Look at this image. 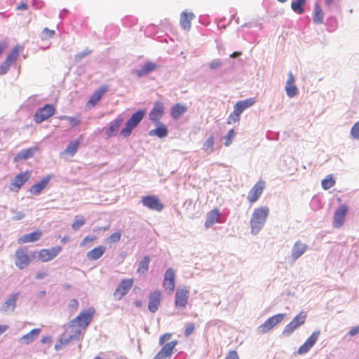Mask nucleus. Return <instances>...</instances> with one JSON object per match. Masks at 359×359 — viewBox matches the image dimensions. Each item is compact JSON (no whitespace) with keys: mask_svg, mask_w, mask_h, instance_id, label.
<instances>
[{"mask_svg":"<svg viewBox=\"0 0 359 359\" xmlns=\"http://www.w3.org/2000/svg\"><path fill=\"white\" fill-rule=\"evenodd\" d=\"M269 213L268 207L255 208L250 219L251 231L252 233H258L264 226Z\"/></svg>","mask_w":359,"mask_h":359,"instance_id":"obj_1","label":"nucleus"},{"mask_svg":"<svg viewBox=\"0 0 359 359\" xmlns=\"http://www.w3.org/2000/svg\"><path fill=\"white\" fill-rule=\"evenodd\" d=\"M95 311L93 309H88L81 311L74 319L69 323V328L74 330L76 325L79 328L86 329L93 320Z\"/></svg>","mask_w":359,"mask_h":359,"instance_id":"obj_2","label":"nucleus"},{"mask_svg":"<svg viewBox=\"0 0 359 359\" xmlns=\"http://www.w3.org/2000/svg\"><path fill=\"white\" fill-rule=\"evenodd\" d=\"M146 114L145 110H138L135 112L132 116L127 121L125 126L121 129L120 135L123 137H129L133 130L136 128L143 119Z\"/></svg>","mask_w":359,"mask_h":359,"instance_id":"obj_3","label":"nucleus"},{"mask_svg":"<svg viewBox=\"0 0 359 359\" xmlns=\"http://www.w3.org/2000/svg\"><path fill=\"white\" fill-rule=\"evenodd\" d=\"M306 313L305 311L299 312L292 320L288 323L283 331V334L285 336L290 335L294 330L299 328L301 325H304L306 319Z\"/></svg>","mask_w":359,"mask_h":359,"instance_id":"obj_4","label":"nucleus"},{"mask_svg":"<svg viewBox=\"0 0 359 359\" xmlns=\"http://www.w3.org/2000/svg\"><path fill=\"white\" fill-rule=\"evenodd\" d=\"M134 285L133 278L123 279L117 285L114 292V297L116 300L122 299L130 291Z\"/></svg>","mask_w":359,"mask_h":359,"instance_id":"obj_5","label":"nucleus"},{"mask_svg":"<svg viewBox=\"0 0 359 359\" xmlns=\"http://www.w3.org/2000/svg\"><path fill=\"white\" fill-rule=\"evenodd\" d=\"M285 316V314L283 313H279L271 316L267 319L262 325L258 327V333L262 334L268 332L276 325L281 323L283 320Z\"/></svg>","mask_w":359,"mask_h":359,"instance_id":"obj_6","label":"nucleus"},{"mask_svg":"<svg viewBox=\"0 0 359 359\" xmlns=\"http://www.w3.org/2000/svg\"><path fill=\"white\" fill-rule=\"evenodd\" d=\"M31 262V257L26 248L18 249L15 252V264L20 269L27 267Z\"/></svg>","mask_w":359,"mask_h":359,"instance_id":"obj_7","label":"nucleus"},{"mask_svg":"<svg viewBox=\"0 0 359 359\" xmlns=\"http://www.w3.org/2000/svg\"><path fill=\"white\" fill-rule=\"evenodd\" d=\"M55 113V108L49 104L39 108L34 116V120L36 123H41L45 121Z\"/></svg>","mask_w":359,"mask_h":359,"instance_id":"obj_8","label":"nucleus"},{"mask_svg":"<svg viewBox=\"0 0 359 359\" xmlns=\"http://www.w3.org/2000/svg\"><path fill=\"white\" fill-rule=\"evenodd\" d=\"M32 172L30 171H25L20 172L15 176L9 185V189L11 191L18 192L20 188L30 179Z\"/></svg>","mask_w":359,"mask_h":359,"instance_id":"obj_9","label":"nucleus"},{"mask_svg":"<svg viewBox=\"0 0 359 359\" xmlns=\"http://www.w3.org/2000/svg\"><path fill=\"white\" fill-rule=\"evenodd\" d=\"M266 187L264 181L259 180L249 191L247 196L248 202L251 204L258 201Z\"/></svg>","mask_w":359,"mask_h":359,"instance_id":"obj_10","label":"nucleus"},{"mask_svg":"<svg viewBox=\"0 0 359 359\" xmlns=\"http://www.w3.org/2000/svg\"><path fill=\"white\" fill-rule=\"evenodd\" d=\"M62 249L60 245L48 249H42L37 252V257L42 262H49L56 257Z\"/></svg>","mask_w":359,"mask_h":359,"instance_id":"obj_11","label":"nucleus"},{"mask_svg":"<svg viewBox=\"0 0 359 359\" xmlns=\"http://www.w3.org/2000/svg\"><path fill=\"white\" fill-rule=\"evenodd\" d=\"M348 211V207L346 205H341L336 210L333 217V226L335 228L339 229L344 225Z\"/></svg>","mask_w":359,"mask_h":359,"instance_id":"obj_12","label":"nucleus"},{"mask_svg":"<svg viewBox=\"0 0 359 359\" xmlns=\"http://www.w3.org/2000/svg\"><path fill=\"white\" fill-rule=\"evenodd\" d=\"M189 291L187 287H180L176 290L175 304L176 308H185L188 304Z\"/></svg>","mask_w":359,"mask_h":359,"instance_id":"obj_13","label":"nucleus"},{"mask_svg":"<svg viewBox=\"0 0 359 359\" xmlns=\"http://www.w3.org/2000/svg\"><path fill=\"white\" fill-rule=\"evenodd\" d=\"M142 203L144 206L148 208L149 209L158 212L161 211L164 208L163 204L156 196H144L142 198Z\"/></svg>","mask_w":359,"mask_h":359,"instance_id":"obj_14","label":"nucleus"},{"mask_svg":"<svg viewBox=\"0 0 359 359\" xmlns=\"http://www.w3.org/2000/svg\"><path fill=\"white\" fill-rule=\"evenodd\" d=\"M164 104L161 101L155 102L152 109L149 114V120L154 123H159L160 120L164 115Z\"/></svg>","mask_w":359,"mask_h":359,"instance_id":"obj_15","label":"nucleus"},{"mask_svg":"<svg viewBox=\"0 0 359 359\" xmlns=\"http://www.w3.org/2000/svg\"><path fill=\"white\" fill-rule=\"evenodd\" d=\"M161 292L156 290L149 295L148 309L151 313H155L158 309L161 302Z\"/></svg>","mask_w":359,"mask_h":359,"instance_id":"obj_16","label":"nucleus"},{"mask_svg":"<svg viewBox=\"0 0 359 359\" xmlns=\"http://www.w3.org/2000/svg\"><path fill=\"white\" fill-rule=\"evenodd\" d=\"M163 286L165 290L172 292L175 287V273L172 269H168L164 274Z\"/></svg>","mask_w":359,"mask_h":359,"instance_id":"obj_17","label":"nucleus"},{"mask_svg":"<svg viewBox=\"0 0 359 359\" xmlns=\"http://www.w3.org/2000/svg\"><path fill=\"white\" fill-rule=\"evenodd\" d=\"M177 344V341L176 340L164 344L153 359H167L170 358Z\"/></svg>","mask_w":359,"mask_h":359,"instance_id":"obj_18","label":"nucleus"},{"mask_svg":"<svg viewBox=\"0 0 359 359\" xmlns=\"http://www.w3.org/2000/svg\"><path fill=\"white\" fill-rule=\"evenodd\" d=\"M320 335L319 331H316L306 339V341L299 348L297 353L299 355L306 353L315 345Z\"/></svg>","mask_w":359,"mask_h":359,"instance_id":"obj_19","label":"nucleus"},{"mask_svg":"<svg viewBox=\"0 0 359 359\" xmlns=\"http://www.w3.org/2000/svg\"><path fill=\"white\" fill-rule=\"evenodd\" d=\"M39 151V147L38 146H34L26 149H23L15 155L13 160L15 162L27 160L28 158H32Z\"/></svg>","mask_w":359,"mask_h":359,"instance_id":"obj_20","label":"nucleus"},{"mask_svg":"<svg viewBox=\"0 0 359 359\" xmlns=\"http://www.w3.org/2000/svg\"><path fill=\"white\" fill-rule=\"evenodd\" d=\"M72 334H71L68 337H65L64 335L58 340V341L55 345V348L56 350H57V351L61 350L65 346H67L68 344H69L73 339L77 338L81 333V330L76 328L74 330H72Z\"/></svg>","mask_w":359,"mask_h":359,"instance_id":"obj_21","label":"nucleus"},{"mask_svg":"<svg viewBox=\"0 0 359 359\" xmlns=\"http://www.w3.org/2000/svg\"><path fill=\"white\" fill-rule=\"evenodd\" d=\"M295 79L293 76L292 73L290 72L288 73V79L286 82L285 85V92L287 95L289 97H295L298 93V89L296 86L295 83Z\"/></svg>","mask_w":359,"mask_h":359,"instance_id":"obj_22","label":"nucleus"},{"mask_svg":"<svg viewBox=\"0 0 359 359\" xmlns=\"http://www.w3.org/2000/svg\"><path fill=\"white\" fill-rule=\"evenodd\" d=\"M18 297V294L10 295L1 306L0 311L2 313H8L14 311Z\"/></svg>","mask_w":359,"mask_h":359,"instance_id":"obj_23","label":"nucleus"},{"mask_svg":"<svg viewBox=\"0 0 359 359\" xmlns=\"http://www.w3.org/2000/svg\"><path fill=\"white\" fill-rule=\"evenodd\" d=\"M221 213L218 208H215L210 210L207 215V219L205 222V226L210 228L215 223L222 222L220 221Z\"/></svg>","mask_w":359,"mask_h":359,"instance_id":"obj_24","label":"nucleus"},{"mask_svg":"<svg viewBox=\"0 0 359 359\" xmlns=\"http://www.w3.org/2000/svg\"><path fill=\"white\" fill-rule=\"evenodd\" d=\"M50 175L43 177L39 182L32 185L29 189V192L34 195H39L48 186Z\"/></svg>","mask_w":359,"mask_h":359,"instance_id":"obj_25","label":"nucleus"},{"mask_svg":"<svg viewBox=\"0 0 359 359\" xmlns=\"http://www.w3.org/2000/svg\"><path fill=\"white\" fill-rule=\"evenodd\" d=\"M42 236V231L37 230L28 234H25L18 239L19 244H24L27 243L35 242L41 238Z\"/></svg>","mask_w":359,"mask_h":359,"instance_id":"obj_26","label":"nucleus"},{"mask_svg":"<svg viewBox=\"0 0 359 359\" xmlns=\"http://www.w3.org/2000/svg\"><path fill=\"white\" fill-rule=\"evenodd\" d=\"M123 120L121 117H117L110 123L109 128L105 131V134L107 137L115 136L117 134L121 124L123 123Z\"/></svg>","mask_w":359,"mask_h":359,"instance_id":"obj_27","label":"nucleus"},{"mask_svg":"<svg viewBox=\"0 0 359 359\" xmlns=\"http://www.w3.org/2000/svg\"><path fill=\"white\" fill-rule=\"evenodd\" d=\"M108 89L107 86H101L98 90H95L90 97L88 104L92 107H95L101 100Z\"/></svg>","mask_w":359,"mask_h":359,"instance_id":"obj_28","label":"nucleus"},{"mask_svg":"<svg viewBox=\"0 0 359 359\" xmlns=\"http://www.w3.org/2000/svg\"><path fill=\"white\" fill-rule=\"evenodd\" d=\"M194 15L192 13L183 11L180 15V25L185 30H189L191 26V20L194 19Z\"/></svg>","mask_w":359,"mask_h":359,"instance_id":"obj_29","label":"nucleus"},{"mask_svg":"<svg viewBox=\"0 0 359 359\" xmlns=\"http://www.w3.org/2000/svg\"><path fill=\"white\" fill-rule=\"evenodd\" d=\"M41 332L40 328L32 330L29 333L23 335L20 338L19 341L23 344H29L38 337Z\"/></svg>","mask_w":359,"mask_h":359,"instance_id":"obj_30","label":"nucleus"},{"mask_svg":"<svg viewBox=\"0 0 359 359\" xmlns=\"http://www.w3.org/2000/svg\"><path fill=\"white\" fill-rule=\"evenodd\" d=\"M255 102L254 98H248L245 100H241L238 102L235 106L233 109L241 115V114L247 108L252 106Z\"/></svg>","mask_w":359,"mask_h":359,"instance_id":"obj_31","label":"nucleus"},{"mask_svg":"<svg viewBox=\"0 0 359 359\" xmlns=\"http://www.w3.org/2000/svg\"><path fill=\"white\" fill-rule=\"evenodd\" d=\"M104 252L105 247L103 245H99L88 252L86 257L90 260H97L104 255Z\"/></svg>","mask_w":359,"mask_h":359,"instance_id":"obj_32","label":"nucleus"},{"mask_svg":"<svg viewBox=\"0 0 359 359\" xmlns=\"http://www.w3.org/2000/svg\"><path fill=\"white\" fill-rule=\"evenodd\" d=\"M187 110L186 106L177 103L170 109V115L174 119H177L182 116Z\"/></svg>","mask_w":359,"mask_h":359,"instance_id":"obj_33","label":"nucleus"},{"mask_svg":"<svg viewBox=\"0 0 359 359\" xmlns=\"http://www.w3.org/2000/svg\"><path fill=\"white\" fill-rule=\"evenodd\" d=\"M307 247L305 244L301 243L300 241H297L294 243L292 252V256L294 259H297L300 256H302L304 252L306 251Z\"/></svg>","mask_w":359,"mask_h":359,"instance_id":"obj_34","label":"nucleus"},{"mask_svg":"<svg viewBox=\"0 0 359 359\" xmlns=\"http://www.w3.org/2000/svg\"><path fill=\"white\" fill-rule=\"evenodd\" d=\"M168 131L167 127L160 123L155 129L149 131V135L150 136H157L159 138L165 137L168 135Z\"/></svg>","mask_w":359,"mask_h":359,"instance_id":"obj_35","label":"nucleus"},{"mask_svg":"<svg viewBox=\"0 0 359 359\" xmlns=\"http://www.w3.org/2000/svg\"><path fill=\"white\" fill-rule=\"evenodd\" d=\"M81 142V137L77 138L76 140L72 141L67 148L65 149L64 153L67 154L71 156H73L77 151L78 148Z\"/></svg>","mask_w":359,"mask_h":359,"instance_id":"obj_36","label":"nucleus"},{"mask_svg":"<svg viewBox=\"0 0 359 359\" xmlns=\"http://www.w3.org/2000/svg\"><path fill=\"white\" fill-rule=\"evenodd\" d=\"M156 68V65L151 62H147L141 69L134 70L138 77L143 76L152 72Z\"/></svg>","mask_w":359,"mask_h":359,"instance_id":"obj_37","label":"nucleus"},{"mask_svg":"<svg viewBox=\"0 0 359 359\" xmlns=\"http://www.w3.org/2000/svg\"><path fill=\"white\" fill-rule=\"evenodd\" d=\"M313 22L316 24H321L323 22L324 13L318 3H316L314 6Z\"/></svg>","mask_w":359,"mask_h":359,"instance_id":"obj_38","label":"nucleus"},{"mask_svg":"<svg viewBox=\"0 0 359 359\" xmlns=\"http://www.w3.org/2000/svg\"><path fill=\"white\" fill-rule=\"evenodd\" d=\"M306 2V0H294L291 3V8L299 15L303 14L304 12V6Z\"/></svg>","mask_w":359,"mask_h":359,"instance_id":"obj_39","label":"nucleus"},{"mask_svg":"<svg viewBox=\"0 0 359 359\" xmlns=\"http://www.w3.org/2000/svg\"><path fill=\"white\" fill-rule=\"evenodd\" d=\"M20 50H21V47H20V46L14 47L4 61L7 62L8 64L11 65L18 57Z\"/></svg>","mask_w":359,"mask_h":359,"instance_id":"obj_40","label":"nucleus"},{"mask_svg":"<svg viewBox=\"0 0 359 359\" xmlns=\"http://www.w3.org/2000/svg\"><path fill=\"white\" fill-rule=\"evenodd\" d=\"M20 50H21V47H20V46L14 47L4 61L7 62L8 64L11 65L18 57Z\"/></svg>","mask_w":359,"mask_h":359,"instance_id":"obj_41","label":"nucleus"},{"mask_svg":"<svg viewBox=\"0 0 359 359\" xmlns=\"http://www.w3.org/2000/svg\"><path fill=\"white\" fill-rule=\"evenodd\" d=\"M150 262V258L149 256H144L139 262L137 272L139 273H145L149 269V265Z\"/></svg>","mask_w":359,"mask_h":359,"instance_id":"obj_42","label":"nucleus"},{"mask_svg":"<svg viewBox=\"0 0 359 359\" xmlns=\"http://www.w3.org/2000/svg\"><path fill=\"white\" fill-rule=\"evenodd\" d=\"M214 137L210 136L203 144V149L208 154H210L214 150Z\"/></svg>","mask_w":359,"mask_h":359,"instance_id":"obj_43","label":"nucleus"},{"mask_svg":"<svg viewBox=\"0 0 359 359\" xmlns=\"http://www.w3.org/2000/svg\"><path fill=\"white\" fill-rule=\"evenodd\" d=\"M322 187L327 190L335 184V180L332 175H327L321 182Z\"/></svg>","mask_w":359,"mask_h":359,"instance_id":"obj_44","label":"nucleus"},{"mask_svg":"<svg viewBox=\"0 0 359 359\" xmlns=\"http://www.w3.org/2000/svg\"><path fill=\"white\" fill-rule=\"evenodd\" d=\"M60 120H67L72 128H75L78 126L81 123V119L79 117H72L67 116H62L60 117Z\"/></svg>","mask_w":359,"mask_h":359,"instance_id":"obj_45","label":"nucleus"},{"mask_svg":"<svg viewBox=\"0 0 359 359\" xmlns=\"http://www.w3.org/2000/svg\"><path fill=\"white\" fill-rule=\"evenodd\" d=\"M85 222L86 220L82 216H76L72 227L74 230H78L85 224Z\"/></svg>","mask_w":359,"mask_h":359,"instance_id":"obj_46","label":"nucleus"},{"mask_svg":"<svg viewBox=\"0 0 359 359\" xmlns=\"http://www.w3.org/2000/svg\"><path fill=\"white\" fill-rule=\"evenodd\" d=\"M235 135H236V133H235L234 130L231 129L228 132L227 135L224 137V139L225 140V142L224 144L226 147H229L232 143V142L235 137Z\"/></svg>","mask_w":359,"mask_h":359,"instance_id":"obj_47","label":"nucleus"},{"mask_svg":"<svg viewBox=\"0 0 359 359\" xmlns=\"http://www.w3.org/2000/svg\"><path fill=\"white\" fill-rule=\"evenodd\" d=\"M55 35V31L52 29H49L47 27H45L41 33V39L43 40H48L53 38Z\"/></svg>","mask_w":359,"mask_h":359,"instance_id":"obj_48","label":"nucleus"},{"mask_svg":"<svg viewBox=\"0 0 359 359\" xmlns=\"http://www.w3.org/2000/svg\"><path fill=\"white\" fill-rule=\"evenodd\" d=\"M121 232L120 231H116V232L112 233L111 235H110L108 237L107 241L110 243H118L121 240Z\"/></svg>","mask_w":359,"mask_h":359,"instance_id":"obj_49","label":"nucleus"},{"mask_svg":"<svg viewBox=\"0 0 359 359\" xmlns=\"http://www.w3.org/2000/svg\"><path fill=\"white\" fill-rule=\"evenodd\" d=\"M351 135L353 139H359V121L351 128Z\"/></svg>","mask_w":359,"mask_h":359,"instance_id":"obj_50","label":"nucleus"},{"mask_svg":"<svg viewBox=\"0 0 359 359\" xmlns=\"http://www.w3.org/2000/svg\"><path fill=\"white\" fill-rule=\"evenodd\" d=\"M240 119V114H238L234 109L233 111L229 116L227 123L231 124L238 121Z\"/></svg>","mask_w":359,"mask_h":359,"instance_id":"obj_51","label":"nucleus"},{"mask_svg":"<svg viewBox=\"0 0 359 359\" xmlns=\"http://www.w3.org/2000/svg\"><path fill=\"white\" fill-rule=\"evenodd\" d=\"M195 330V325L194 323H188L186 325L184 334L186 337H189Z\"/></svg>","mask_w":359,"mask_h":359,"instance_id":"obj_52","label":"nucleus"},{"mask_svg":"<svg viewBox=\"0 0 359 359\" xmlns=\"http://www.w3.org/2000/svg\"><path fill=\"white\" fill-rule=\"evenodd\" d=\"M79 306V302L76 299H72L69 302L68 308L72 311H76Z\"/></svg>","mask_w":359,"mask_h":359,"instance_id":"obj_53","label":"nucleus"},{"mask_svg":"<svg viewBox=\"0 0 359 359\" xmlns=\"http://www.w3.org/2000/svg\"><path fill=\"white\" fill-rule=\"evenodd\" d=\"M97 239L95 236H88L85 237L81 243V246H86L88 243H92Z\"/></svg>","mask_w":359,"mask_h":359,"instance_id":"obj_54","label":"nucleus"},{"mask_svg":"<svg viewBox=\"0 0 359 359\" xmlns=\"http://www.w3.org/2000/svg\"><path fill=\"white\" fill-rule=\"evenodd\" d=\"M11 66V65L8 64L7 62L4 61V62L0 66V74H6Z\"/></svg>","mask_w":359,"mask_h":359,"instance_id":"obj_55","label":"nucleus"},{"mask_svg":"<svg viewBox=\"0 0 359 359\" xmlns=\"http://www.w3.org/2000/svg\"><path fill=\"white\" fill-rule=\"evenodd\" d=\"M172 337L170 333H166L162 335L159 339V344L161 345L164 344V342L166 341H169Z\"/></svg>","mask_w":359,"mask_h":359,"instance_id":"obj_56","label":"nucleus"},{"mask_svg":"<svg viewBox=\"0 0 359 359\" xmlns=\"http://www.w3.org/2000/svg\"><path fill=\"white\" fill-rule=\"evenodd\" d=\"M222 66V62L219 60H215V61H212L211 62L210 64H209V67L214 69H217L219 67Z\"/></svg>","mask_w":359,"mask_h":359,"instance_id":"obj_57","label":"nucleus"},{"mask_svg":"<svg viewBox=\"0 0 359 359\" xmlns=\"http://www.w3.org/2000/svg\"><path fill=\"white\" fill-rule=\"evenodd\" d=\"M226 359H239L236 351H231L229 352Z\"/></svg>","mask_w":359,"mask_h":359,"instance_id":"obj_58","label":"nucleus"},{"mask_svg":"<svg viewBox=\"0 0 359 359\" xmlns=\"http://www.w3.org/2000/svg\"><path fill=\"white\" fill-rule=\"evenodd\" d=\"M359 333V325L353 327L348 334L350 336L353 337Z\"/></svg>","mask_w":359,"mask_h":359,"instance_id":"obj_59","label":"nucleus"},{"mask_svg":"<svg viewBox=\"0 0 359 359\" xmlns=\"http://www.w3.org/2000/svg\"><path fill=\"white\" fill-rule=\"evenodd\" d=\"M24 217H25V213H23L22 212H15V214L13 217V219L15 220H20L22 218H24Z\"/></svg>","mask_w":359,"mask_h":359,"instance_id":"obj_60","label":"nucleus"},{"mask_svg":"<svg viewBox=\"0 0 359 359\" xmlns=\"http://www.w3.org/2000/svg\"><path fill=\"white\" fill-rule=\"evenodd\" d=\"M8 329L7 325H0V335L5 332Z\"/></svg>","mask_w":359,"mask_h":359,"instance_id":"obj_61","label":"nucleus"},{"mask_svg":"<svg viewBox=\"0 0 359 359\" xmlns=\"http://www.w3.org/2000/svg\"><path fill=\"white\" fill-rule=\"evenodd\" d=\"M28 8V6L27 4L25 3H22L20 4L18 7H17V9L18 10H27Z\"/></svg>","mask_w":359,"mask_h":359,"instance_id":"obj_62","label":"nucleus"},{"mask_svg":"<svg viewBox=\"0 0 359 359\" xmlns=\"http://www.w3.org/2000/svg\"><path fill=\"white\" fill-rule=\"evenodd\" d=\"M46 275H47V273L46 272H43V271L38 272L36 275V278L41 279V278H43V277H45Z\"/></svg>","mask_w":359,"mask_h":359,"instance_id":"obj_63","label":"nucleus"},{"mask_svg":"<svg viewBox=\"0 0 359 359\" xmlns=\"http://www.w3.org/2000/svg\"><path fill=\"white\" fill-rule=\"evenodd\" d=\"M241 52H234V53H233L230 55V57H232V58H234V57H238V56L241 55Z\"/></svg>","mask_w":359,"mask_h":359,"instance_id":"obj_64","label":"nucleus"}]
</instances>
